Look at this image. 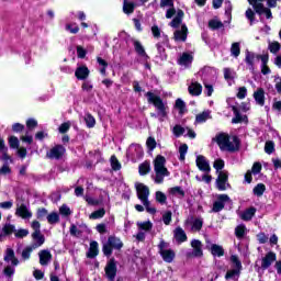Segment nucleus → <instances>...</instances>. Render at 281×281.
<instances>
[{
	"instance_id": "6",
	"label": "nucleus",
	"mask_w": 281,
	"mask_h": 281,
	"mask_svg": "<svg viewBox=\"0 0 281 281\" xmlns=\"http://www.w3.org/2000/svg\"><path fill=\"white\" fill-rule=\"evenodd\" d=\"M184 228L195 234L203 229V217L189 216L184 221Z\"/></svg>"
},
{
	"instance_id": "34",
	"label": "nucleus",
	"mask_w": 281,
	"mask_h": 281,
	"mask_svg": "<svg viewBox=\"0 0 281 281\" xmlns=\"http://www.w3.org/2000/svg\"><path fill=\"white\" fill-rule=\"evenodd\" d=\"M178 65H181V67H189V65H192V55L188 53L182 54L178 59Z\"/></svg>"
},
{
	"instance_id": "38",
	"label": "nucleus",
	"mask_w": 281,
	"mask_h": 281,
	"mask_svg": "<svg viewBox=\"0 0 281 281\" xmlns=\"http://www.w3.org/2000/svg\"><path fill=\"white\" fill-rule=\"evenodd\" d=\"M123 12L124 14H133L135 12V3L123 0Z\"/></svg>"
},
{
	"instance_id": "57",
	"label": "nucleus",
	"mask_w": 281,
	"mask_h": 281,
	"mask_svg": "<svg viewBox=\"0 0 281 281\" xmlns=\"http://www.w3.org/2000/svg\"><path fill=\"white\" fill-rule=\"evenodd\" d=\"M209 27L211 30H221V27H223V22L218 20H211L209 21Z\"/></svg>"
},
{
	"instance_id": "45",
	"label": "nucleus",
	"mask_w": 281,
	"mask_h": 281,
	"mask_svg": "<svg viewBox=\"0 0 281 281\" xmlns=\"http://www.w3.org/2000/svg\"><path fill=\"white\" fill-rule=\"evenodd\" d=\"M46 218L50 225H56L60 221V216L56 212L48 214Z\"/></svg>"
},
{
	"instance_id": "5",
	"label": "nucleus",
	"mask_w": 281,
	"mask_h": 281,
	"mask_svg": "<svg viewBox=\"0 0 281 281\" xmlns=\"http://www.w3.org/2000/svg\"><path fill=\"white\" fill-rule=\"evenodd\" d=\"M124 247V243H122V239L120 237L110 236L108 238V241L103 244L102 251L104 256H108V258L113 254V249H116V251H120Z\"/></svg>"
},
{
	"instance_id": "35",
	"label": "nucleus",
	"mask_w": 281,
	"mask_h": 281,
	"mask_svg": "<svg viewBox=\"0 0 281 281\" xmlns=\"http://www.w3.org/2000/svg\"><path fill=\"white\" fill-rule=\"evenodd\" d=\"M249 231H247V226H245L244 224L238 225L235 228V236L236 238H238L239 240H243V238H245V236H247V233Z\"/></svg>"
},
{
	"instance_id": "12",
	"label": "nucleus",
	"mask_w": 281,
	"mask_h": 281,
	"mask_svg": "<svg viewBox=\"0 0 281 281\" xmlns=\"http://www.w3.org/2000/svg\"><path fill=\"white\" fill-rule=\"evenodd\" d=\"M133 46H134V49H135L136 54H138L140 60L143 63H148L150 57L148 56V54H146V49L144 48V45H142V42H139L137 40H134L133 41Z\"/></svg>"
},
{
	"instance_id": "18",
	"label": "nucleus",
	"mask_w": 281,
	"mask_h": 281,
	"mask_svg": "<svg viewBox=\"0 0 281 281\" xmlns=\"http://www.w3.org/2000/svg\"><path fill=\"white\" fill-rule=\"evenodd\" d=\"M195 164L199 168V170H201L202 172H210L212 169L210 168V162L207 161V159L204 156H198Z\"/></svg>"
},
{
	"instance_id": "26",
	"label": "nucleus",
	"mask_w": 281,
	"mask_h": 281,
	"mask_svg": "<svg viewBox=\"0 0 281 281\" xmlns=\"http://www.w3.org/2000/svg\"><path fill=\"white\" fill-rule=\"evenodd\" d=\"M207 120H212V111L205 110L195 116V124H205Z\"/></svg>"
},
{
	"instance_id": "44",
	"label": "nucleus",
	"mask_w": 281,
	"mask_h": 281,
	"mask_svg": "<svg viewBox=\"0 0 281 281\" xmlns=\"http://www.w3.org/2000/svg\"><path fill=\"white\" fill-rule=\"evenodd\" d=\"M183 19V11H178L177 16L171 21V27H179L181 25V20Z\"/></svg>"
},
{
	"instance_id": "9",
	"label": "nucleus",
	"mask_w": 281,
	"mask_h": 281,
	"mask_svg": "<svg viewBox=\"0 0 281 281\" xmlns=\"http://www.w3.org/2000/svg\"><path fill=\"white\" fill-rule=\"evenodd\" d=\"M104 271L109 281H115V276H117V263H115V259L108 261Z\"/></svg>"
},
{
	"instance_id": "29",
	"label": "nucleus",
	"mask_w": 281,
	"mask_h": 281,
	"mask_svg": "<svg viewBox=\"0 0 281 281\" xmlns=\"http://www.w3.org/2000/svg\"><path fill=\"white\" fill-rule=\"evenodd\" d=\"M32 238L34 244L32 245L33 249H38L45 243V236L41 233H33Z\"/></svg>"
},
{
	"instance_id": "13",
	"label": "nucleus",
	"mask_w": 281,
	"mask_h": 281,
	"mask_svg": "<svg viewBox=\"0 0 281 281\" xmlns=\"http://www.w3.org/2000/svg\"><path fill=\"white\" fill-rule=\"evenodd\" d=\"M15 216H19L24 221H30V218H32V211H30V207H27V205L25 204H18L15 210Z\"/></svg>"
},
{
	"instance_id": "61",
	"label": "nucleus",
	"mask_w": 281,
	"mask_h": 281,
	"mask_svg": "<svg viewBox=\"0 0 281 281\" xmlns=\"http://www.w3.org/2000/svg\"><path fill=\"white\" fill-rule=\"evenodd\" d=\"M59 214H61V216H71V209H69L67 204H64L59 207Z\"/></svg>"
},
{
	"instance_id": "51",
	"label": "nucleus",
	"mask_w": 281,
	"mask_h": 281,
	"mask_svg": "<svg viewBox=\"0 0 281 281\" xmlns=\"http://www.w3.org/2000/svg\"><path fill=\"white\" fill-rule=\"evenodd\" d=\"M88 128H93L95 126V119L91 114H86L83 117Z\"/></svg>"
},
{
	"instance_id": "49",
	"label": "nucleus",
	"mask_w": 281,
	"mask_h": 281,
	"mask_svg": "<svg viewBox=\"0 0 281 281\" xmlns=\"http://www.w3.org/2000/svg\"><path fill=\"white\" fill-rule=\"evenodd\" d=\"M224 78L225 80H234L236 78V71L232 68H224Z\"/></svg>"
},
{
	"instance_id": "23",
	"label": "nucleus",
	"mask_w": 281,
	"mask_h": 281,
	"mask_svg": "<svg viewBox=\"0 0 281 281\" xmlns=\"http://www.w3.org/2000/svg\"><path fill=\"white\" fill-rule=\"evenodd\" d=\"M173 238H176V240L179 244H181V243H186V240H188V235L186 234V231H183V228H181V226H178L173 231Z\"/></svg>"
},
{
	"instance_id": "40",
	"label": "nucleus",
	"mask_w": 281,
	"mask_h": 281,
	"mask_svg": "<svg viewBox=\"0 0 281 281\" xmlns=\"http://www.w3.org/2000/svg\"><path fill=\"white\" fill-rule=\"evenodd\" d=\"M231 56L238 58L240 56V43L234 42L231 46Z\"/></svg>"
},
{
	"instance_id": "30",
	"label": "nucleus",
	"mask_w": 281,
	"mask_h": 281,
	"mask_svg": "<svg viewBox=\"0 0 281 281\" xmlns=\"http://www.w3.org/2000/svg\"><path fill=\"white\" fill-rule=\"evenodd\" d=\"M202 92L203 86H201V83L196 81L191 82V85L189 86V93L191 95H201Z\"/></svg>"
},
{
	"instance_id": "10",
	"label": "nucleus",
	"mask_w": 281,
	"mask_h": 281,
	"mask_svg": "<svg viewBox=\"0 0 281 281\" xmlns=\"http://www.w3.org/2000/svg\"><path fill=\"white\" fill-rule=\"evenodd\" d=\"M228 175L227 171H220L218 177L216 179V188L221 192H224V190H227L229 188V183L227 182L228 180Z\"/></svg>"
},
{
	"instance_id": "3",
	"label": "nucleus",
	"mask_w": 281,
	"mask_h": 281,
	"mask_svg": "<svg viewBox=\"0 0 281 281\" xmlns=\"http://www.w3.org/2000/svg\"><path fill=\"white\" fill-rule=\"evenodd\" d=\"M154 170L156 173L155 183H164L166 177H170V171L166 168V157L158 155L154 160Z\"/></svg>"
},
{
	"instance_id": "54",
	"label": "nucleus",
	"mask_w": 281,
	"mask_h": 281,
	"mask_svg": "<svg viewBox=\"0 0 281 281\" xmlns=\"http://www.w3.org/2000/svg\"><path fill=\"white\" fill-rule=\"evenodd\" d=\"M265 190H267V188L265 187V184L259 183L254 188V194L256 196H262V194H265Z\"/></svg>"
},
{
	"instance_id": "25",
	"label": "nucleus",
	"mask_w": 281,
	"mask_h": 281,
	"mask_svg": "<svg viewBox=\"0 0 281 281\" xmlns=\"http://www.w3.org/2000/svg\"><path fill=\"white\" fill-rule=\"evenodd\" d=\"M199 74L203 80H209L210 78H214V76H216V69L206 66Z\"/></svg>"
},
{
	"instance_id": "14",
	"label": "nucleus",
	"mask_w": 281,
	"mask_h": 281,
	"mask_svg": "<svg viewBox=\"0 0 281 281\" xmlns=\"http://www.w3.org/2000/svg\"><path fill=\"white\" fill-rule=\"evenodd\" d=\"M65 155V148L61 145H56L47 151L46 157L48 159H60Z\"/></svg>"
},
{
	"instance_id": "59",
	"label": "nucleus",
	"mask_w": 281,
	"mask_h": 281,
	"mask_svg": "<svg viewBox=\"0 0 281 281\" xmlns=\"http://www.w3.org/2000/svg\"><path fill=\"white\" fill-rule=\"evenodd\" d=\"M162 222L166 225H170V223H172V212L167 211L162 214Z\"/></svg>"
},
{
	"instance_id": "41",
	"label": "nucleus",
	"mask_w": 281,
	"mask_h": 281,
	"mask_svg": "<svg viewBox=\"0 0 281 281\" xmlns=\"http://www.w3.org/2000/svg\"><path fill=\"white\" fill-rule=\"evenodd\" d=\"M231 262L233 265V268H235V270L243 271V262H240V259H238V256L232 255Z\"/></svg>"
},
{
	"instance_id": "53",
	"label": "nucleus",
	"mask_w": 281,
	"mask_h": 281,
	"mask_svg": "<svg viewBox=\"0 0 281 281\" xmlns=\"http://www.w3.org/2000/svg\"><path fill=\"white\" fill-rule=\"evenodd\" d=\"M34 249L36 248H34L33 246L24 248L22 251V260H30V256H32V251H34Z\"/></svg>"
},
{
	"instance_id": "16",
	"label": "nucleus",
	"mask_w": 281,
	"mask_h": 281,
	"mask_svg": "<svg viewBox=\"0 0 281 281\" xmlns=\"http://www.w3.org/2000/svg\"><path fill=\"white\" fill-rule=\"evenodd\" d=\"M4 262L12 265V267L19 266V259L14 255V250L12 248H7L4 251Z\"/></svg>"
},
{
	"instance_id": "62",
	"label": "nucleus",
	"mask_w": 281,
	"mask_h": 281,
	"mask_svg": "<svg viewBox=\"0 0 281 281\" xmlns=\"http://www.w3.org/2000/svg\"><path fill=\"white\" fill-rule=\"evenodd\" d=\"M9 146H10V148L19 149V138L16 136H10L9 137Z\"/></svg>"
},
{
	"instance_id": "39",
	"label": "nucleus",
	"mask_w": 281,
	"mask_h": 281,
	"mask_svg": "<svg viewBox=\"0 0 281 281\" xmlns=\"http://www.w3.org/2000/svg\"><path fill=\"white\" fill-rule=\"evenodd\" d=\"M136 225L140 232H150L153 229V223L150 221L137 222Z\"/></svg>"
},
{
	"instance_id": "20",
	"label": "nucleus",
	"mask_w": 281,
	"mask_h": 281,
	"mask_svg": "<svg viewBox=\"0 0 281 281\" xmlns=\"http://www.w3.org/2000/svg\"><path fill=\"white\" fill-rule=\"evenodd\" d=\"M40 265L42 267H47L52 262V252L49 250H41L38 252Z\"/></svg>"
},
{
	"instance_id": "27",
	"label": "nucleus",
	"mask_w": 281,
	"mask_h": 281,
	"mask_svg": "<svg viewBox=\"0 0 281 281\" xmlns=\"http://www.w3.org/2000/svg\"><path fill=\"white\" fill-rule=\"evenodd\" d=\"M128 153L132 157L139 158L144 155V148H142V145L139 144H132L128 148Z\"/></svg>"
},
{
	"instance_id": "63",
	"label": "nucleus",
	"mask_w": 281,
	"mask_h": 281,
	"mask_svg": "<svg viewBox=\"0 0 281 281\" xmlns=\"http://www.w3.org/2000/svg\"><path fill=\"white\" fill-rule=\"evenodd\" d=\"M111 166H112V169L114 170H120L122 168V165L120 164V161L115 156L111 157Z\"/></svg>"
},
{
	"instance_id": "19",
	"label": "nucleus",
	"mask_w": 281,
	"mask_h": 281,
	"mask_svg": "<svg viewBox=\"0 0 281 281\" xmlns=\"http://www.w3.org/2000/svg\"><path fill=\"white\" fill-rule=\"evenodd\" d=\"M256 60H260V56L254 53L247 52L245 63L249 69V71H254V65H256Z\"/></svg>"
},
{
	"instance_id": "11",
	"label": "nucleus",
	"mask_w": 281,
	"mask_h": 281,
	"mask_svg": "<svg viewBox=\"0 0 281 281\" xmlns=\"http://www.w3.org/2000/svg\"><path fill=\"white\" fill-rule=\"evenodd\" d=\"M192 252L189 254L192 258H202L203 256V243L199 239L191 240Z\"/></svg>"
},
{
	"instance_id": "7",
	"label": "nucleus",
	"mask_w": 281,
	"mask_h": 281,
	"mask_svg": "<svg viewBox=\"0 0 281 281\" xmlns=\"http://www.w3.org/2000/svg\"><path fill=\"white\" fill-rule=\"evenodd\" d=\"M169 244L164 239L158 245L159 254L165 262H172L175 260V250L168 249Z\"/></svg>"
},
{
	"instance_id": "60",
	"label": "nucleus",
	"mask_w": 281,
	"mask_h": 281,
	"mask_svg": "<svg viewBox=\"0 0 281 281\" xmlns=\"http://www.w3.org/2000/svg\"><path fill=\"white\" fill-rule=\"evenodd\" d=\"M280 43L278 42H272L269 44V50L271 52V54H278L280 52Z\"/></svg>"
},
{
	"instance_id": "4",
	"label": "nucleus",
	"mask_w": 281,
	"mask_h": 281,
	"mask_svg": "<svg viewBox=\"0 0 281 281\" xmlns=\"http://www.w3.org/2000/svg\"><path fill=\"white\" fill-rule=\"evenodd\" d=\"M136 192L139 201L143 203L144 207L146 209V212L148 214H155L157 212V209L150 205V201H148V196H150V190L147 186L144 183H137L136 184Z\"/></svg>"
},
{
	"instance_id": "31",
	"label": "nucleus",
	"mask_w": 281,
	"mask_h": 281,
	"mask_svg": "<svg viewBox=\"0 0 281 281\" xmlns=\"http://www.w3.org/2000/svg\"><path fill=\"white\" fill-rule=\"evenodd\" d=\"M254 99L259 106H265V89H257V91L254 92Z\"/></svg>"
},
{
	"instance_id": "22",
	"label": "nucleus",
	"mask_w": 281,
	"mask_h": 281,
	"mask_svg": "<svg viewBox=\"0 0 281 281\" xmlns=\"http://www.w3.org/2000/svg\"><path fill=\"white\" fill-rule=\"evenodd\" d=\"M231 109L235 115V117H233L232 120L233 124H240V122H247V115L240 114L236 105H232Z\"/></svg>"
},
{
	"instance_id": "32",
	"label": "nucleus",
	"mask_w": 281,
	"mask_h": 281,
	"mask_svg": "<svg viewBox=\"0 0 281 281\" xmlns=\"http://www.w3.org/2000/svg\"><path fill=\"white\" fill-rule=\"evenodd\" d=\"M188 38V26L182 25L180 30L175 32L176 41H186Z\"/></svg>"
},
{
	"instance_id": "8",
	"label": "nucleus",
	"mask_w": 281,
	"mask_h": 281,
	"mask_svg": "<svg viewBox=\"0 0 281 281\" xmlns=\"http://www.w3.org/2000/svg\"><path fill=\"white\" fill-rule=\"evenodd\" d=\"M225 205H232V199L227 194H218L217 200L213 203L212 212H222Z\"/></svg>"
},
{
	"instance_id": "58",
	"label": "nucleus",
	"mask_w": 281,
	"mask_h": 281,
	"mask_svg": "<svg viewBox=\"0 0 281 281\" xmlns=\"http://www.w3.org/2000/svg\"><path fill=\"white\" fill-rule=\"evenodd\" d=\"M167 196L166 193L161 192V191H157L156 192V201L158 203H160L161 205H165L166 201H167Z\"/></svg>"
},
{
	"instance_id": "2",
	"label": "nucleus",
	"mask_w": 281,
	"mask_h": 281,
	"mask_svg": "<svg viewBox=\"0 0 281 281\" xmlns=\"http://www.w3.org/2000/svg\"><path fill=\"white\" fill-rule=\"evenodd\" d=\"M278 1L280 0H248V3L252 5L256 14H259V16L266 14V19H273V14L269 8H277Z\"/></svg>"
},
{
	"instance_id": "64",
	"label": "nucleus",
	"mask_w": 281,
	"mask_h": 281,
	"mask_svg": "<svg viewBox=\"0 0 281 281\" xmlns=\"http://www.w3.org/2000/svg\"><path fill=\"white\" fill-rule=\"evenodd\" d=\"M146 146L149 150H153L154 148H157V140L153 137H148L146 142Z\"/></svg>"
},
{
	"instance_id": "46",
	"label": "nucleus",
	"mask_w": 281,
	"mask_h": 281,
	"mask_svg": "<svg viewBox=\"0 0 281 281\" xmlns=\"http://www.w3.org/2000/svg\"><path fill=\"white\" fill-rule=\"evenodd\" d=\"M240 276V270H236L235 268H233L232 270H228L226 272V280H235L236 278H238Z\"/></svg>"
},
{
	"instance_id": "28",
	"label": "nucleus",
	"mask_w": 281,
	"mask_h": 281,
	"mask_svg": "<svg viewBox=\"0 0 281 281\" xmlns=\"http://www.w3.org/2000/svg\"><path fill=\"white\" fill-rule=\"evenodd\" d=\"M168 192L169 196H175L176 199H183L186 196V191L181 187H172Z\"/></svg>"
},
{
	"instance_id": "47",
	"label": "nucleus",
	"mask_w": 281,
	"mask_h": 281,
	"mask_svg": "<svg viewBox=\"0 0 281 281\" xmlns=\"http://www.w3.org/2000/svg\"><path fill=\"white\" fill-rule=\"evenodd\" d=\"M213 168H215L217 175L220 172H225V170H223V168H225V161L223 159H217L214 161Z\"/></svg>"
},
{
	"instance_id": "56",
	"label": "nucleus",
	"mask_w": 281,
	"mask_h": 281,
	"mask_svg": "<svg viewBox=\"0 0 281 281\" xmlns=\"http://www.w3.org/2000/svg\"><path fill=\"white\" fill-rule=\"evenodd\" d=\"M66 31L70 32V34H78V32H80V27H78V24L76 23H70L66 24Z\"/></svg>"
},
{
	"instance_id": "17",
	"label": "nucleus",
	"mask_w": 281,
	"mask_h": 281,
	"mask_svg": "<svg viewBox=\"0 0 281 281\" xmlns=\"http://www.w3.org/2000/svg\"><path fill=\"white\" fill-rule=\"evenodd\" d=\"M277 256L276 252L269 251L262 259H261V268L269 269L273 262H276Z\"/></svg>"
},
{
	"instance_id": "24",
	"label": "nucleus",
	"mask_w": 281,
	"mask_h": 281,
	"mask_svg": "<svg viewBox=\"0 0 281 281\" xmlns=\"http://www.w3.org/2000/svg\"><path fill=\"white\" fill-rule=\"evenodd\" d=\"M228 140H229V135H227V134H217L213 138V142H216V144L220 146L221 150H225V146Z\"/></svg>"
},
{
	"instance_id": "37",
	"label": "nucleus",
	"mask_w": 281,
	"mask_h": 281,
	"mask_svg": "<svg viewBox=\"0 0 281 281\" xmlns=\"http://www.w3.org/2000/svg\"><path fill=\"white\" fill-rule=\"evenodd\" d=\"M98 247H99L98 241H91L89 251L87 254V257L88 258H95V256H98V254L100 251Z\"/></svg>"
},
{
	"instance_id": "42",
	"label": "nucleus",
	"mask_w": 281,
	"mask_h": 281,
	"mask_svg": "<svg viewBox=\"0 0 281 281\" xmlns=\"http://www.w3.org/2000/svg\"><path fill=\"white\" fill-rule=\"evenodd\" d=\"M156 47L158 52L157 58H160V60H166L167 55H166V48L164 47V44L158 43L156 44Z\"/></svg>"
},
{
	"instance_id": "21",
	"label": "nucleus",
	"mask_w": 281,
	"mask_h": 281,
	"mask_svg": "<svg viewBox=\"0 0 281 281\" xmlns=\"http://www.w3.org/2000/svg\"><path fill=\"white\" fill-rule=\"evenodd\" d=\"M89 68L87 66H78L75 70L77 80H87L89 78Z\"/></svg>"
},
{
	"instance_id": "15",
	"label": "nucleus",
	"mask_w": 281,
	"mask_h": 281,
	"mask_svg": "<svg viewBox=\"0 0 281 281\" xmlns=\"http://www.w3.org/2000/svg\"><path fill=\"white\" fill-rule=\"evenodd\" d=\"M238 148H240V140L238 139V136H229L224 150L235 153V150H238Z\"/></svg>"
},
{
	"instance_id": "48",
	"label": "nucleus",
	"mask_w": 281,
	"mask_h": 281,
	"mask_svg": "<svg viewBox=\"0 0 281 281\" xmlns=\"http://www.w3.org/2000/svg\"><path fill=\"white\" fill-rule=\"evenodd\" d=\"M138 171L142 176L148 175V172H150V162H143L142 165H139Z\"/></svg>"
},
{
	"instance_id": "52",
	"label": "nucleus",
	"mask_w": 281,
	"mask_h": 281,
	"mask_svg": "<svg viewBox=\"0 0 281 281\" xmlns=\"http://www.w3.org/2000/svg\"><path fill=\"white\" fill-rule=\"evenodd\" d=\"M179 159L180 161H186V155H188V145L187 144H182L179 147Z\"/></svg>"
},
{
	"instance_id": "43",
	"label": "nucleus",
	"mask_w": 281,
	"mask_h": 281,
	"mask_svg": "<svg viewBox=\"0 0 281 281\" xmlns=\"http://www.w3.org/2000/svg\"><path fill=\"white\" fill-rule=\"evenodd\" d=\"M104 214H106V211L104 209H99L90 214V218L92 221H95L98 218H104Z\"/></svg>"
},
{
	"instance_id": "36",
	"label": "nucleus",
	"mask_w": 281,
	"mask_h": 281,
	"mask_svg": "<svg viewBox=\"0 0 281 281\" xmlns=\"http://www.w3.org/2000/svg\"><path fill=\"white\" fill-rule=\"evenodd\" d=\"M256 216V207H249L240 214L241 221H251Z\"/></svg>"
},
{
	"instance_id": "55",
	"label": "nucleus",
	"mask_w": 281,
	"mask_h": 281,
	"mask_svg": "<svg viewBox=\"0 0 281 281\" xmlns=\"http://www.w3.org/2000/svg\"><path fill=\"white\" fill-rule=\"evenodd\" d=\"M172 133H173L175 137H181V135H183L186 133V127H183L181 125H176L172 128Z\"/></svg>"
},
{
	"instance_id": "1",
	"label": "nucleus",
	"mask_w": 281,
	"mask_h": 281,
	"mask_svg": "<svg viewBox=\"0 0 281 281\" xmlns=\"http://www.w3.org/2000/svg\"><path fill=\"white\" fill-rule=\"evenodd\" d=\"M146 98L147 102L149 104H153L157 111V114H151V117H158L159 122H164V120L168 117V103L164 102V100H161V97L153 92H147Z\"/></svg>"
},
{
	"instance_id": "33",
	"label": "nucleus",
	"mask_w": 281,
	"mask_h": 281,
	"mask_svg": "<svg viewBox=\"0 0 281 281\" xmlns=\"http://www.w3.org/2000/svg\"><path fill=\"white\" fill-rule=\"evenodd\" d=\"M210 251L212 254V256L221 258L222 256H225V250L223 249V246L216 245V244H212Z\"/></svg>"
},
{
	"instance_id": "50",
	"label": "nucleus",
	"mask_w": 281,
	"mask_h": 281,
	"mask_svg": "<svg viewBox=\"0 0 281 281\" xmlns=\"http://www.w3.org/2000/svg\"><path fill=\"white\" fill-rule=\"evenodd\" d=\"M85 200H86V202L88 203V205H101V203H102V198H100V199H94V198H92V196H89V195H86L85 196Z\"/></svg>"
}]
</instances>
